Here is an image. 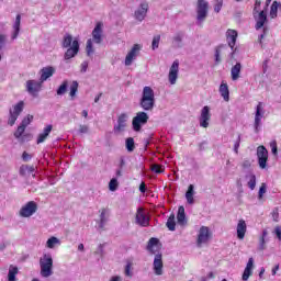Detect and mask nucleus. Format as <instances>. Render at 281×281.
Returning <instances> with one entry per match:
<instances>
[{
    "instance_id": "obj_13",
    "label": "nucleus",
    "mask_w": 281,
    "mask_h": 281,
    "mask_svg": "<svg viewBox=\"0 0 281 281\" xmlns=\"http://www.w3.org/2000/svg\"><path fill=\"white\" fill-rule=\"evenodd\" d=\"M149 8H150V5L148 4L147 1L140 2L139 5L134 11V19L136 21H138L139 23H142V21H144V19H146Z\"/></svg>"
},
{
    "instance_id": "obj_3",
    "label": "nucleus",
    "mask_w": 281,
    "mask_h": 281,
    "mask_svg": "<svg viewBox=\"0 0 281 281\" xmlns=\"http://www.w3.org/2000/svg\"><path fill=\"white\" fill-rule=\"evenodd\" d=\"M104 30V24L102 22H98L92 31V38H89L86 44V52L87 56L91 58L93 54H95V48H93L94 45H100L102 43V34Z\"/></svg>"
},
{
    "instance_id": "obj_36",
    "label": "nucleus",
    "mask_w": 281,
    "mask_h": 281,
    "mask_svg": "<svg viewBox=\"0 0 281 281\" xmlns=\"http://www.w3.org/2000/svg\"><path fill=\"white\" fill-rule=\"evenodd\" d=\"M246 179H247V184H248V188L250 189V190H256V175H254V173H248L247 176H246Z\"/></svg>"
},
{
    "instance_id": "obj_23",
    "label": "nucleus",
    "mask_w": 281,
    "mask_h": 281,
    "mask_svg": "<svg viewBox=\"0 0 281 281\" xmlns=\"http://www.w3.org/2000/svg\"><path fill=\"white\" fill-rule=\"evenodd\" d=\"M236 38H238V31L228 29L226 31V41L231 49H234L236 46Z\"/></svg>"
},
{
    "instance_id": "obj_49",
    "label": "nucleus",
    "mask_w": 281,
    "mask_h": 281,
    "mask_svg": "<svg viewBox=\"0 0 281 281\" xmlns=\"http://www.w3.org/2000/svg\"><path fill=\"white\" fill-rule=\"evenodd\" d=\"M223 49H225V47L220 46L216 48L215 50V63H218L221 60V54L223 52Z\"/></svg>"
},
{
    "instance_id": "obj_64",
    "label": "nucleus",
    "mask_w": 281,
    "mask_h": 281,
    "mask_svg": "<svg viewBox=\"0 0 281 281\" xmlns=\"http://www.w3.org/2000/svg\"><path fill=\"white\" fill-rule=\"evenodd\" d=\"M243 166H244V168H249V166H251V162H249L248 160H245L243 162Z\"/></svg>"
},
{
    "instance_id": "obj_54",
    "label": "nucleus",
    "mask_w": 281,
    "mask_h": 281,
    "mask_svg": "<svg viewBox=\"0 0 281 281\" xmlns=\"http://www.w3.org/2000/svg\"><path fill=\"white\" fill-rule=\"evenodd\" d=\"M271 150H272V155H278V144L276 142H272L270 144Z\"/></svg>"
},
{
    "instance_id": "obj_52",
    "label": "nucleus",
    "mask_w": 281,
    "mask_h": 281,
    "mask_svg": "<svg viewBox=\"0 0 281 281\" xmlns=\"http://www.w3.org/2000/svg\"><path fill=\"white\" fill-rule=\"evenodd\" d=\"M94 254H98L102 258L104 256V245L100 244Z\"/></svg>"
},
{
    "instance_id": "obj_16",
    "label": "nucleus",
    "mask_w": 281,
    "mask_h": 281,
    "mask_svg": "<svg viewBox=\"0 0 281 281\" xmlns=\"http://www.w3.org/2000/svg\"><path fill=\"white\" fill-rule=\"evenodd\" d=\"M177 80H179V59L173 60L168 74V81L170 85H177Z\"/></svg>"
},
{
    "instance_id": "obj_37",
    "label": "nucleus",
    "mask_w": 281,
    "mask_h": 281,
    "mask_svg": "<svg viewBox=\"0 0 281 281\" xmlns=\"http://www.w3.org/2000/svg\"><path fill=\"white\" fill-rule=\"evenodd\" d=\"M68 87H69V81L64 80L57 89V95H65L67 93Z\"/></svg>"
},
{
    "instance_id": "obj_34",
    "label": "nucleus",
    "mask_w": 281,
    "mask_h": 281,
    "mask_svg": "<svg viewBox=\"0 0 281 281\" xmlns=\"http://www.w3.org/2000/svg\"><path fill=\"white\" fill-rule=\"evenodd\" d=\"M19 274V267L16 266H10L9 267V273H8V280L14 281L16 280V276Z\"/></svg>"
},
{
    "instance_id": "obj_58",
    "label": "nucleus",
    "mask_w": 281,
    "mask_h": 281,
    "mask_svg": "<svg viewBox=\"0 0 281 281\" xmlns=\"http://www.w3.org/2000/svg\"><path fill=\"white\" fill-rule=\"evenodd\" d=\"M88 68H89V63L88 61H82L81 63V72L82 74L87 72Z\"/></svg>"
},
{
    "instance_id": "obj_56",
    "label": "nucleus",
    "mask_w": 281,
    "mask_h": 281,
    "mask_svg": "<svg viewBox=\"0 0 281 281\" xmlns=\"http://www.w3.org/2000/svg\"><path fill=\"white\" fill-rule=\"evenodd\" d=\"M274 234H276L278 240H281V226H276Z\"/></svg>"
},
{
    "instance_id": "obj_47",
    "label": "nucleus",
    "mask_w": 281,
    "mask_h": 281,
    "mask_svg": "<svg viewBox=\"0 0 281 281\" xmlns=\"http://www.w3.org/2000/svg\"><path fill=\"white\" fill-rule=\"evenodd\" d=\"M267 194V183H261V187L259 188L258 199H262Z\"/></svg>"
},
{
    "instance_id": "obj_1",
    "label": "nucleus",
    "mask_w": 281,
    "mask_h": 281,
    "mask_svg": "<svg viewBox=\"0 0 281 281\" xmlns=\"http://www.w3.org/2000/svg\"><path fill=\"white\" fill-rule=\"evenodd\" d=\"M148 254L151 256H155L153 269L154 273L156 276H162L164 274V259L161 255V243L155 237H151L148 240L147 247H146Z\"/></svg>"
},
{
    "instance_id": "obj_21",
    "label": "nucleus",
    "mask_w": 281,
    "mask_h": 281,
    "mask_svg": "<svg viewBox=\"0 0 281 281\" xmlns=\"http://www.w3.org/2000/svg\"><path fill=\"white\" fill-rule=\"evenodd\" d=\"M54 74H56V68H54L53 66H47L42 68L40 71V75H41L40 81L46 82V80H49V78H52Z\"/></svg>"
},
{
    "instance_id": "obj_43",
    "label": "nucleus",
    "mask_w": 281,
    "mask_h": 281,
    "mask_svg": "<svg viewBox=\"0 0 281 281\" xmlns=\"http://www.w3.org/2000/svg\"><path fill=\"white\" fill-rule=\"evenodd\" d=\"M34 121V116L31 114H27L23 120L21 125L24 126L25 128H27V126H30V124H32V122Z\"/></svg>"
},
{
    "instance_id": "obj_53",
    "label": "nucleus",
    "mask_w": 281,
    "mask_h": 281,
    "mask_svg": "<svg viewBox=\"0 0 281 281\" xmlns=\"http://www.w3.org/2000/svg\"><path fill=\"white\" fill-rule=\"evenodd\" d=\"M238 148H240V136H238L237 142L234 144V153L238 155Z\"/></svg>"
},
{
    "instance_id": "obj_5",
    "label": "nucleus",
    "mask_w": 281,
    "mask_h": 281,
    "mask_svg": "<svg viewBox=\"0 0 281 281\" xmlns=\"http://www.w3.org/2000/svg\"><path fill=\"white\" fill-rule=\"evenodd\" d=\"M210 10V3L205 0H198L195 12H196V23L198 25H203L205 19H207V12Z\"/></svg>"
},
{
    "instance_id": "obj_45",
    "label": "nucleus",
    "mask_w": 281,
    "mask_h": 281,
    "mask_svg": "<svg viewBox=\"0 0 281 281\" xmlns=\"http://www.w3.org/2000/svg\"><path fill=\"white\" fill-rule=\"evenodd\" d=\"M119 186H120V183L117 182V179H115V178L111 179L109 182L110 192H115V190H117Z\"/></svg>"
},
{
    "instance_id": "obj_63",
    "label": "nucleus",
    "mask_w": 281,
    "mask_h": 281,
    "mask_svg": "<svg viewBox=\"0 0 281 281\" xmlns=\"http://www.w3.org/2000/svg\"><path fill=\"white\" fill-rule=\"evenodd\" d=\"M110 281H122V277H120V276H114V277L111 278Z\"/></svg>"
},
{
    "instance_id": "obj_41",
    "label": "nucleus",
    "mask_w": 281,
    "mask_h": 281,
    "mask_svg": "<svg viewBox=\"0 0 281 281\" xmlns=\"http://www.w3.org/2000/svg\"><path fill=\"white\" fill-rule=\"evenodd\" d=\"M76 93H78V81H72V83L70 85V99L71 100H76Z\"/></svg>"
},
{
    "instance_id": "obj_9",
    "label": "nucleus",
    "mask_w": 281,
    "mask_h": 281,
    "mask_svg": "<svg viewBox=\"0 0 281 281\" xmlns=\"http://www.w3.org/2000/svg\"><path fill=\"white\" fill-rule=\"evenodd\" d=\"M142 44H134L130 52L125 56L124 65L125 67H131L135 60H137V56H139V52H142Z\"/></svg>"
},
{
    "instance_id": "obj_55",
    "label": "nucleus",
    "mask_w": 281,
    "mask_h": 281,
    "mask_svg": "<svg viewBox=\"0 0 281 281\" xmlns=\"http://www.w3.org/2000/svg\"><path fill=\"white\" fill-rule=\"evenodd\" d=\"M79 133H81V134H87V133H89V126H87V125H80V126H79Z\"/></svg>"
},
{
    "instance_id": "obj_35",
    "label": "nucleus",
    "mask_w": 281,
    "mask_h": 281,
    "mask_svg": "<svg viewBox=\"0 0 281 281\" xmlns=\"http://www.w3.org/2000/svg\"><path fill=\"white\" fill-rule=\"evenodd\" d=\"M133 259H127L124 273L127 278H133Z\"/></svg>"
},
{
    "instance_id": "obj_51",
    "label": "nucleus",
    "mask_w": 281,
    "mask_h": 281,
    "mask_svg": "<svg viewBox=\"0 0 281 281\" xmlns=\"http://www.w3.org/2000/svg\"><path fill=\"white\" fill-rule=\"evenodd\" d=\"M265 249H267V240L265 239V237H260V239H259V250L265 251Z\"/></svg>"
},
{
    "instance_id": "obj_4",
    "label": "nucleus",
    "mask_w": 281,
    "mask_h": 281,
    "mask_svg": "<svg viewBox=\"0 0 281 281\" xmlns=\"http://www.w3.org/2000/svg\"><path fill=\"white\" fill-rule=\"evenodd\" d=\"M40 273L42 278L54 276V257L52 254L45 252L40 257Z\"/></svg>"
},
{
    "instance_id": "obj_2",
    "label": "nucleus",
    "mask_w": 281,
    "mask_h": 281,
    "mask_svg": "<svg viewBox=\"0 0 281 281\" xmlns=\"http://www.w3.org/2000/svg\"><path fill=\"white\" fill-rule=\"evenodd\" d=\"M61 45L65 49H67L64 54L65 60H71V58H76V56H78V52H80V42L78 37L74 38L71 34L67 33L64 35Z\"/></svg>"
},
{
    "instance_id": "obj_44",
    "label": "nucleus",
    "mask_w": 281,
    "mask_h": 281,
    "mask_svg": "<svg viewBox=\"0 0 281 281\" xmlns=\"http://www.w3.org/2000/svg\"><path fill=\"white\" fill-rule=\"evenodd\" d=\"M161 41V35H155L153 37V42H151V49H159V43Z\"/></svg>"
},
{
    "instance_id": "obj_26",
    "label": "nucleus",
    "mask_w": 281,
    "mask_h": 281,
    "mask_svg": "<svg viewBox=\"0 0 281 281\" xmlns=\"http://www.w3.org/2000/svg\"><path fill=\"white\" fill-rule=\"evenodd\" d=\"M178 225L181 227L188 225V220L186 218V207L179 206L177 214Z\"/></svg>"
},
{
    "instance_id": "obj_30",
    "label": "nucleus",
    "mask_w": 281,
    "mask_h": 281,
    "mask_svg": "<svg viewBox=\"0 0 281 281\" xmlns=\"http://www.w3.org/2000/svg\"><path fill=\"white\" fill-rule=\"evenodd\" d=\"M243 69V65L240 63H237L235 66L231 69V76L232 80L236 81L238 78H240V70Z\"/></svg>"
},
{
    "instance_id": "obj_38",
    "label": "nucleus",
    "mask_w": 281,
    "mask_h": 281,
    "mask_svg": "<svg viewBox=\"0 0 281 281\" xmlns=\"http://www.w3.org/2000/svg\"><path fill=\"white\" fill-rule=\"evenodd\" d=\"M280 5H281L280 2L273 1L271 9H270V16L272 19H276L278 16V10H279Z\"/></svg>"
},
{
    "instance_id": "obj_39",
    "label": "nucleus",
    "mask_w": 281,
    "mask_h": 281,
    "mask_svg": "<svg viewBox=\"0 0 281 281\" xmlns=\"http://www.w3.org/2000/svg\"><path fill=\"white\" fill-rule=\"evenodd\" d=\"M167 227L170 232H175L177 227V222H175V214H171L167 220Z\"/></svg>"
},
{
    "instance_id": "obj_6",
    "label": "nucleus",
    "mask_w": 281,
    "mask_h": 281,
    "mask_svg": "<svg viewBox=\"0 0 281 281\" xmlns=\"http://www.w3.org/2000/svg\"><path fill=\"white\" fill-rule=\"evenodd\" d=\"M210 240H212V231L207 226H201L196 235V247H205L210 245Z\"/></svg>"
},
{
    "instance_id": "obj_32",
    "label": "nucleus",
    "mask_w": 281,
    "mask_h": 281,
    "mask_svg": "<svg viewBox=\"0 0 281 281\" xmlns=\"http://www.w3.org/2000/svg\"><path fill=\"white\" fill-rule=\"evenodd\" d=\"M142 98L145 100H151L155 102V90H153V88L148 86L144 87Z\"/></svg>"
},
{
    "instance_id": "obj_40",
    "label": "nucleus",
    "mask_w": 281,
    "mask_h": 281,
    "mask_svg": "<svg viewBox=\"0 0 281 281\" xmlns=\"http://www.w3.org/2000/svg\"><path fill=\"white\" fill-rule=\"evenodd\" d=\"M125 147L128 153H133V150H135V139H133V137L126 138Z\"/></svg>"
},
{
    "instance_id": "obj_31",
    "label": "nucleus",
    "mask_w": 281,
    "mask_h": 281,
    "mask_svg": "<svg viewBox=\"0 0 281 281\" xmlns=\"http://www.w3.org/2000/svg\"><path fill=\"white\" fill-rule=\"evenodd\" d=\"M186 199L189 205H194V184H190L188 187V190L186 192Z\"/></svg>"
},
{
    "instance_id": "obj_15",
    "label": "nucleus",
    "mask_w": 281,
    "mask_h": 281,
    "mask_svg": "<svg viewBox=\"0 0 281 281\" xmlns=\"http://www.w3.org/2000/svg\"><path fill=\"white\" fill-rule=\"evenodd\" d=\"M257 159L259 168H261V170H265V168H267V161L269 159V151L262 145L257 148Z\"/></svg>"
},
{
    "instance_id": "obj_48",
    "label": "nucleus",
    "mask_w": 281,
    "mask_h": 281,
    "mask_svg": "<svg viewBox=\"0 0 281 281\" xmlns=\"http://www.w3.org/2000/svg\"><path fill=\"white\" fill-rule=\"evenodd\" d=\"M151 170H153V172H156V175H161V172H164V166L153 165Z\"/></svg>"
},
{
    "instance_id": "obj_20",
    "label": "nucleus",
    "mask_w": 281,
    "mask_h": 281,
    "mask_svg": "<svg viewBox=\"0 0 281 281\" xmlns=\"http://www.w3.org/2000/svg\"><path fill=\"white\" fill-rule=\"evenodd\" d=\"M255 21H256V30H260L265 26V23H267V11L262 10L257 13H254Z\"/></svg>"
},
{
    "instance_id": "obj_10",
    "label": "nucleus",
    "mask_w": 281,
    "mask_h": 281,
    "mask_svg": "<svg viewBox=\"0 0 281 281\" xmlns=\"http://www.w3.org/2000/svg\"><path fill=\"white\" fill-rule=\"evenodd\" d=\"M262 117H265V104L259 102L255 109V132L260 133L262 126Z\"/></svg>"
},
{
    "instance_id": "obj_62",
    "label": "nucleus",
    "mask_w": 281,
    "mask_h": 281,
    "mask_svg": "<svg viewBox=\"0 0 281 281\" xmlns=\"http://www.w3.org/2000/svg\"><path fill=\"white\" fill-rule=\"evenodd\" d=\"M139 190L140 192H146V183L142 182L140 186H139Z\"/></svg>"
},
{
    "instance_id": "obj_25",
    "label": "nucleus",
    "mask_w": 281,
    "mask_h": 281,
    "mask_svg": "<svg viewBox=\"0 0 281 281\" xmlns=\"http://www.w3.org/2000/svg\"><path fill=\"white\" fill-rule=\"evenodd\" d=\"M54 127L52 125H46L42 133L37 135L36 144H43L47 137H49V133Z\"/></svg>"
},
{
    "instance_id": "obj_60",
    "label": "nucleus",
    "mask_w": 281,
    "mask_h": 281,
    "mask_svg": "<svg viewBox=\"0 0 281 281\" xmlns=\"http://www.w3.org/2000/svg\"><path fill=\"white\" fill-rule=\"evenodd\" d=\"M7 37L5 35L0 34V49L5 45Z\"/></svg>"
},
{
    "instance_id": "obj_19",
    "label": "nucleus",
    "mask_w": 281,
    "mask_h": 281,
    "mask_svg": "<svg viewBox=\"0 0 281 281\" xmlns=\"http://www.w3.org/2000/svg\"><path fill=\"white\" fill-rule=\"evenodd\" d=\"M42 87L43 86H42L41 81H36V80H27L26 81V91L31 95H36V93H38V91H41Z\"/></svg>"
},
{
    "instance_id": "obj_50",
    "label": "nucleus",
    "mask_w": 281,
    "mask_h": 281,
    "mask_svg": "<svg viewBox=\"0 0 281 281\" xmlns=\"http://www.w3.org/2000/svg\"><path fill=\"white\" fill-rule=\"evenodd\" d=\"M222 8H223V0H215L214 12L216 13L221 12Z\"/></svg>"
},
{
    "instance_id": "obj_14",
    "label": "nucleus",
    "mask_w": 281,
    "mask_h": 281,
    "mask_svg": "<svg viewBox=\"0 0 281 281\" xmlns=\"http://www.w3.org/2000/svg\"><path fill=\"white\" fill-rule=\"evenodd\" d=\"M136 224L140 227H148L150 225V216H148L144 207H138L136 211Z\"/></svg>"
},
{
    "instance_id": "obj_7",
    "label": "nucleus",
    "mask_w": 281,
    "mask_h": 281,
    "mask_svg": "<svg viewBox=\"0 0 281 281\" xmlns=\"http://www.w3.org/2000/svg\"><path fill=\"white\" fill-rule=\"evenodd\" d=\"M38 212V204L35 201H29L19 210L20 218H32Z\"/></svg>"
},
{
    "instance_id": "obj_22",
    "label": "nucleus",
    "mask_w": 281,
    "mask_h": 281,
    "mask_svg": "<svg viewBox=\"0 0 281 281\" xmlns=\"http://www.w3.org/2000/svg\"><path fill=\"white\" fill-rule=\"evenodd\" d=\"M99 228L104 229V227H106V223H109V216H111V211L109 209H101L99 211Z\"/></svg>"
},
{
    "instance_id": "obj_28",
    "label": "nucleus",
    "mask_w": 281,
    "mask_h": 281,
    "mask_svg": "<svg viewBox=\"0 0 281 281\" xmlns=\"http://www.w3.org/2000/svg\"><path fill=\"white\" fill-rule=\"evenodd\" d=\"M60 245H63L60 239L58 237L52 236L46 241V249H56V247H60Z\"/></svg>"
},
{
    "instance_id": "obj_33",
    "label": "nucleus",
    "mask_w": 281,
    "mask_h": 281,
    "mask_svg": "<svg viewBox=\"0 0 281 281\" xmlns=\"http://www.w3.org/2000/svg\"><path fill=\"white\" fill-rule=\"evenodd\" d=\"M140 106H142V109H144V111H153V109L155 108V101H153L150 99H144L142 97Z\"/></svg>"
},
{
    "instance_id": "obj_18",
    "label": "nucleus",
    "mask_w": 281,
    "mask_h": 281,
    "mask_svg": "<svg viewBox=\"0 0 281 281\" xmlns=\"http://www.w3.org/2000/svg\"><path fill=\"white\" fill-rule=\"evenodd\" d=\"M128 124V114L123 113L119 116L117 123L114 126V133H124L126 131V126Z\"/></svg>"
},
{
    "instance_id": "obj_29",
    "label": "nucleus",
    "mask_w": 281,
    "mask_h": 281,
    "mask_svg": "<svg viewBox=\"0 0 281 281\" xmlns=\"http://www.w3.org/2000/svg\"><path fill=\"white\" fill-rule=\"evenodd\" d=\"M220 93L225 102H229V87L227 86V83H221Z\"/></svg>"
},
{
    "instance_id": "obj_27",
    "label": "nucleus",
    "mask_w": 281,
    "mask_h": 281,
    "mask_svg": "<svg viewBox=\"0 0 281 281\" xmlns=\"http://www.w3.org/2000/svg\"><path fill=\"white\" fill-rule=\"evenodd\" d=\"M254 271V258H249L246 268L243 273V280L247 281L249 280V277L251 276V272Z\"/></svg>"
},
{
    "instance_id": "obj_42",
    "label": "nucleus",
    "mask_w": 281,
    "mask_h": 281,
    "mask_svg": "<svg viewBox=\"0 0 281 281\" xmlns=\"http://www.w3.org/2000/svg\"><path fill=\"white\" fill-rule=\"evenodd\" d=\"M182 42H183V35L178 33L173 36L172 45L173 47H181Z\"/></svg>"
},
{
    "instance_id": "obj_59",
    "label": "nucleus",
    "mask_w": 281,
    "mask_h": 281,
    "mask_svg": "<svg viewBox=\"0 0 281 281\" xmlns=\"http://www.w3.org/2000/svg\"><path fill=\"white\" fill-rule=\"evenodd\" d=\"M22 159L23 161H30V159H32V155L27 154V151H24L22 154Z\"/></svg>"
},
{
    "instance_id": "obj_11",
    "label": "nucleus",
    "mask_w": 281,
    "mask_h": 281,
    "mask_svg": "<svg viewBox=\"0 0 281 281\" xmlns=\"http://www.w3.org/2000/svg\"><path fill=\"white\" fill-rule=\"evenodd\" d=\"M147 122L148 114L146 112H138L132 121V126L136 133H139V131H142V126H144V124H147Z\"/></svg>"
},
{
    "instance_id": "obj_61",
    "label": "nucleus",
    "mask_w": 281,
    "mask_h": 281,
    "mask_svg": "<svg viewBox=\"0 0 281 281\" xmlns=\"http://www.w3.org/2000/svg\"><path fill=\"white\" fill-rule=\"evenodd\" d=\"M280 270V265H277L272 268V276H276V273H278V271Z\"/></svg>"
},
{
    "instance_id": "obj_12",
    "label": "nucleus",
    "mask_w": 281,
    "mask_h": 281,
    "mask_svg": "<svg viewBox=\"0 0 281 281\" xmlns=\"http://www.w3.org/2000/svg\"><path fill=\"white\" fill-rule=\"evenodd\" d=\"M210 120H212V112L209 105H204L200 111L199 124L202 128L210 126Z\"/></svg>"
},
{
    "instance_id": "obj_24",
    "label": "nucleus",
    "mask_w": 281,
    "mask_h": 281,
    "mask_svg": "<svg viewBox=\"0 0 281 281\" xmlns=\"http://www.w3.org/2000/svg\"><path fill=\"white\" fill-rule=\"evenodd\" d=\"M20 32H21V14H18L12 25L11 41H16V38H19Z\"/></svg>"
},
{
    "instance_id": "obj_17",
    "label": "nucleus",
    "mask_w": 281,
    "mask_h": 281,
    "mask_svg": "<svg viewBox=\"0 0 281 281\" xmlns=\"http://www.w3.org/2000/svg\"><path fill=\"white\" fill-rule=\"evenodd\" d=\"M236 236L237 240H245V236H247V222L243 218L237 221Z\"/></svg>"
},
{
    "instance_id": "obj_8",
    "label": "nucleus",
    "mask_w": 281,
    "mask_h": 281,
    "mask_svg": "<svg viewBox=\"0 0 281 281\" xmlns=\"http://www.w3.org/2000/svg\"><path fill=\"white\" fill-rule=\"evenodd\" d=\"M25 109V102L19 101L18 103L13 104L9 110V120L8 124L9 126H14L16 124V120H19V115L23 113V110Z\"/></svg>"
},
{
    "instance_id": "obj_46",
    "label": "nucleus",
    "mask_w": 281,
    "mask_h": 281,
    "mask_svg": "<svg viewBox=\"0 0 281 281\" xmlns=\"http://www.w3.org/2000/svg\"><path fill=\"white\" fill-rule=\"evenodd\" d=\"M23 133H25V127L22 124H20V126L14 133L15 139H21V137L23 136Z\"/></svg>"
},
{
    "instance_id": "obj_57",
    "label": "nucleus",
    "mask_w": 281,
    "mask_h": 281,
    "mask_svg": "<svg viewBox=\"0 0 281 281\" xmlns=\"http://www.w3.org/2000/svg\"><path fill=\"white\" fill-rule=\"evenodd\" d=\"M260 0H256L255 8H254V14L260 12Z\"/></svg>"
}]
</instances>
